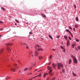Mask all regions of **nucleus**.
Returning a JSON list of instances; mask_svg holds the SVG:
<instances>
[{
    "label": "nucleus",
    "instance_id": "f257e3e1",
    "mask_svg": "<svg viewBox=\"0 0 80 80\" xmlns=\"http://www.w3.org/2000/svg\"><path fill=\"white\" fill-rule=\"evenodd\" d=\"M57 65H58V68L59 70H60L61 68H63V65L62 64L60 63H58Z\"/></svg>",
    "mask_w": 80,
    "mask_h": 80
},
{
    "label": "nucleus",
    "instance_id": "f03ea898",
    "mask_svg": "<svg viewBox=\"0 0 80 80\" xmlns=\"http://www.w3.org/2000/svg\"><path fill=\"white\" fill-rule=\"evenodd\" d=\"M52 67L53 68H55V67L57 66V64L53 63L52 64Z\"/></svg>",
    "mask_w": 80,
    "mask_h": 80
},
{
    "label": "nucleus",
    "instance_id": "7ed1b4c3",
    "mask_svg": "<svg viewBox=\"0 0 80 80\" xmlns=\"http://www.w3.org/2000/svg\"><path fill=\"white\" fill-rule=\"evenodd\" d=\"M73 61L74 63H77V60L76 58L74 59H73Z\"/></svg>",
    "mask_w": 80,
    "mask_h": 80
},
{
    "label": "nucleus",
    "instance_id": "20e7f679",
    "mask_svg": "<svg viewBox=\"0 0 80 80\" xmlns=\"http://www.w3.org/2000/svg\"><path fill=\"white\" fill-rule=\"evenodd\" d=\"M38 52H35V57H37V56H38Z\"/></svg>",
    "mask_w": 80,
    "mask_h": 80
},
{
    "label": "nucleus",
    "instance_id": "39448f33",
    "mask_svg": "<svg viewBox=\"0 0 80 80\" xmlns=\"http://www.w3.org/2000/svg\"><path fill=\"white\" fill-rule=\"evenodd\" d=\"M42 15L43 18H46L47 17H46V16L43 14H42Z\"/></svg>",
    "mask_w": 80,
    "mask_h": 80
},
{
    "label": "nucleus",
    "instance_id": "423d86ee",
    "mask_svg": "<svg viewBox=\"0 0 80 80\" xmlns=\"http://www.w3.org/2000/svg\"><path fill=\"white\" fill-rule=\"evenodd\" d=\"M7 50L8 51V52H10L11 51V49L8 47H7Z\"/></svg>",
    "mask_w": 80,
    "mask_h": 80
},
{
    "label": "nucleus",
    "instance_id": "0eeeda50",
    "mask_svg": "<svg viewBox=\"0 0 80 80\" xmlns=\"http://www.w3.org/2000/svg\"><path fill=\"white\" fill-rule=\"evenodd\" d=\"M7 50L8 51V52H10L11 51V49L8 47H7Z\"/></svg>",
    "mask_w": 80,
    "mask_h": 80
},
{
    "label": "nucleus",
    "instance_id": "6e6552de",
    "mask_svg": "<svg viewBox=\"0 0 80 80\" xmlns=\"http://www.w3.org/2000/svg\"><path fill=\"white\" fill-rule=\"evenodd\" d=\"M48 37H49V38H50L51 40H53V38H52V36H51V35H50V34H49L48 35Z\"/></svg>",
    "mask_w": 80,
    "mask_h": 80
},
{
    "label": "nucleus",
    "instance_id": "1a4fd4ad",
    "mask_svg": "<svg viewBox=\"0 0 80 80\" xmlns=\"http://www.w3.org/2000/svg\"><path fill=\"white\" fill-rule=\"evenodd\" d=\"M11 71H13V72H15V70L16 69H15V68H12L11 69Z\"/></svg>",
    "mask_w": 80,
    "mask_h": 80
},
{
    "label": "nucleus",
    "instance_id": "9d476101",
    "mask_svg": "<svg viewBox=\"0 0 80 80\" xmlns=\"http://www.w3.org/2000/svg\"><path fill=\"white\" fill-rule=\"evenodd\" d=\"M52 68V67H50L48 66V70H50Z\"/></svg>",
    "mask_w": 80,
    "mask_h": 80
},
{
    "label": "nucleus",
    "instance_id": "9b49d317",
    "mask_svg": "<svg viewBox=\"0 0 80 80\" xmlns=\"http://www.w3.org/2000/svg\"><path fill=\"white\" fill-rule=\"evenodd\" d=\"M72 75H73V76H74V77H76L77 76V74H75V73H74V72H72Z\"/></svg>",
    "mask_w": 80,
    "mask_h": 80
},
{
    "label": "nucleus",
    "instance_id": "f8f14e48",
    "mask_svg": "<svg viewBox=\"0 0 80 80\" xmlns=\"http://www.w3.org/2000/svg\"><path fill=\"white\" fill-rule=\"evenodd\" d=\"M12 45H13V44H12L10 43H8L6 44L7 45H8V46Z\"/></svg>",
    "mask_w": 80,
    "mask_h": 80
},
{
    "label": "nucleus",
    "instance_id": "ddd939ff",
    "mask_svg": "<svg viewBox=\"0 0 80 80\" xmlns=\"http://www.w3.org/2000/svg\"><path fill=\"white\" fill-rule=\"evenodd\" d=\"M10 78H11L8 76L6 78V80H8V79H10Z\"/></svg>",
    "mask_w": 80,
    "mask_h": 80
},
{
    "label": "nucleus",
    "instance_id": "4468645a",
    "mask_svg": "<svg viewBox=\"0 0 80 80\" xmlns=\"http://www.w3.org/2000/svg\"><path fill=\"white\" fill-rule=\"evenodd\" d=\"M48 75V74H47V73H45L43 75V77L44 78H45V77H46V75Z\"/></svg>",
    "mask_w": 80,
    "mask_h": 80
},
{
    "label": "nucleus",
    "instance_id": "2eb2a0df",
    "mask_svg": "<svg viewBox=\"0 0 80 80\" xmlns=\"http://www.w3.org/2000/svg\"><path fill=\"white\" fill-rule=\"evenodd\" d=\"M49 74L51 77H52V76H53V73H49Z\"/></svg>",
    "mask_w": 80,
    "mask_h": 80
},
{
    "label": "nucleus",
    "instance_id": "dca6fc26",
    "mask_svg": "<svg viewBox=\"0 0 80 80\" xmlns=\"http://www.w3.org/2000/svg\"><path fill=\"white\" fill-rule=\"evenodd\" d=\"M38 51H42L43 50V49L42 48H38Z\"/></svg>",
    "mask_w": 80,
    "mask_h": 80
},
{
    "label": "nucleus",
    "instance_id": "f3484780",
    "mask_svg": "<svg viewBox=\"0 0 80 80\" xmlns=\"http://www.w3.org/2000/svg\"><path fill=\"white\" fill-rule=\"evenodd\" d=\"M42 58H43V57H42V56H39V59H42Z\"/></svg>",
    "mask_w": 80,
    "mask_h": 80
},
{
    "label": "nucleus",
    "instance_id": "a211bd4d",
    "mask_svg": "<svg viewBox=\"0 0 80 80\" xmlns=\"http://www.w3.org/2000/svg\"><path fill=\"white\" fill-rule=\"evenodd\" d=\"M64 38H65V39H66V40H67V36H64Z\"/></svg>",
    "mask_w": 80,
    "mask_h": 80
},
{
    "label": "nucleus",
    "instance_id": "6ab92c4d",
    "mask_svg": "<svg viewBox=\"0 0 80 80\" xmlns=\"http://www.w3.org/2000/svg\"><path fill=\"white\" fill-rule=\"evenodd\" d=\"M69 41L68 40L67 42V45L68 46L69 45Z\"/></svg>",
    "mask_w": 80,
    "mask_h": 80
},
{
    "label": "nucleus",
    "instance_id": "aec40b11",
    "mask_svg": "<svg viewBox=\"0 0 80 80\" xmlns=\"http://www.w3.org/2000/svg\"><path fill=\"white\" fill-rule=\"evenodd\" d=\"M71 62H72V60L70 59L69 61V64H70Z\"/></svg>",
    "mask_w": 80,
    "mask_h": 80
},
{
    "label": "nucleus",
    "instance_id": "412c9836",
    "mask_svg": "<svg viewBox=\"0 0 80 80\" xmlns=\"http://www.w3.org/2000/svg\"><path fill=\"white\" fill-rule=\"evenodd\" d=\"M26 48L27 49H28V48H29V47L28 46V45H27L26 44Z\"/></svg>",
    "mask_w": 80,
    "mask_h": 80
},
{
    "label": "nucleus",
    "instance_id": "4be33fe9",
    "mask_svg": "<svg viewBox=\"0 0 80 80\" xmlns=\"http://www.w3.org/2000/svg\"><path fill=\"white\" fill-rule=\"evenodd\" d=\"M78 25H76L75 26V28H78Z\"/></svg>",
    "mask_w": 80,
    "mask_h": 80
},
{
    "label": "nucleus",
    "instance_id": "5701e85b",
    "mask_svg": "<svg viewBox=\"0 0 80 80\" xmlns=\"http://www.w3.org/2000/svg\"><path fill=\"white\" fill-rule=\"evenodd\" d=\"M72 58H73V60H74V59H75V58H76L75 57H74V56H72Z\"/></svg>",
    "mask_w": 80,
    "mask_h": 80
},
{
    "label": "nucleus",
    "instance_id": "b1692460",
    "mask_svg": "<svg viewBox=\"0 0 80 80\" xmlns=\"http://www.w3.org/2000/svg\"><path fill=\"white\" fill-rule=\"evenodd\" d=\"M76 21H78V17L76 18Z\"/></svg>",
    "mask_w": 80,
    "mask_h": 80
},
{
    "label": "nucleus",
    "instance_id": "393cba45",
    "mask_svg": "<svg viewBox=\"0 0 80 80\" xmlns=\"http://www.w3.org/2000/svg\"><path fill=\"white\" fill-rule=\"evenodd\" d=\"M3 49H1L0 51V53H2V52H3Z\"/></svg>",
    "mask_w": 80,
    "mask_h": 80
},
{
    "label": "nucleus",
    "instance_id": "a878e982",
    "mask_svg": "<svg viewBox=\"0 0 80 80\" xmlns=\"http://www.w3.org/2000/svg\"><path fill=\"white\" fill-rule=\"evenodd\" d=\"M1 8V9H2V10L5 11V8H3L2 7Z\"/></svg>",
    "mask_w": 80,
    "mask_h": 80
},
{
    "label": "nucleus",
    "instance_id": "bb28decb",
    "mask_svg": "<svg viewBox=\"0 0 80 80\" xmlns=\"http://www.w3.org/2000/svg\"><path fill=\"white\" fill-rule=\"evenodd\" d=\"M74 46H75V45L74 44H73L72 45V48H74Z\"/></svg>",
    "mask_w": 80,
    "mask_h": 80
},
{
    "label": "nucleus",
    "instance_id": "cd10ccee",
    "mask_svg": "<svg viewBox=\"0 0 80 80\" xmlns=\"http://www.w3.org/2000/svg\"><path fill=\"white\" fill-rule=\"evenodd\" d=\"M52 72V70H50L49 72V73H51Z\"/></svg>",
    "mask_w": 80,
    "mask_h": 80
},
{
    "label": "nucleus",
    "instance_id": "c85d7f7f",
    "mask_svg": "<svg viewBox=\"0 0 80 80\" xmlns=\"http://www.w3.org/2000/svg\"><path fill=\"white\" fill-rule=\"evenodd\" d=\"M68 27H69V28H70V29H71V30H72V28L70 26H69Z\"/></svg>",
    "mask_w": 80,
    "mask_h": 80
},
{
    "label": "nucleus",
    "instance_id": "c756f323",
    "mask_svg": "<svg viewBox=\"0 0 80 80\" xmlns=\"http://www.w3.org/2000/svg\"><path fill=\"white\" fill-rule=\"evenodd\" d=\"M52 58V56L50 55L49 56V58H50V59H51V58Z\"/></svg>",
    "mask_w": 80,
    "mask_h": 80
},
{
    "label": "nucleus",
    "instance_id": "7c9ffc66",
    "mask_svg": "<svg viewBox=\"0 0 80 80\" xmlns=\"http://www.w3.org/2000/svg\"><path fill=\"white\" fill-rule=\"evenodd\" d=\"M27 70H28V68H26L24 69V71H26Z\"/></svg>",
    "mask_w": 80,
    "mask_h": 80
},
{
    "label": "nucleus",
    "instance_id": "2f4dec72",
    "mask_svg": "<svg viewBox=\"0 0 80 80\" xmlns=\"http://www.w3.org/2000/svg\"><path fill=\"white\" fill-rule=\"evenodd\" d=\"M15 21H16V22H17V23H19V21H18V20H17L15 19Z\"/></svg>",
    "mask_w": 80,
    "mask_h": 80
},
{
    "label": "nucleus",
    "instance_id": "473e14b6",
    "mask_svg": "<svg viewBox=\"0 0 80 80\" xmlns=\"http://www.w3.org/2000/svg\"><path fill=\"white\" fill-rule=\"evenodd\" d=\"M62 71L63 72V73H64V72H65V70H64V69H62Z\"/></svg>",
    "mask_w": 80,
    "mask_h": 80
},
{
    "label": "nucleus",
    "instance_id": "72a5a7b5",
    "mask_svg": "<svg viewBox=\"0 0 80 80\" xmlns=\"http://www.w3.org/2000/svg\"><path fill=\"white\" fill-rule=\"evenodd\" d=\"M66 31L67 32H69V31H69L68 29H66Z\"/></svg>",
    "mask_w": 80,
    "mask_h": 80
},
{
    "label": "nucleus",
    "instance_id": "f704fd0d",
    "mask_svg": "<svg viewBox=\"0 0 80 80\" xmlns=\"http://www.w3.org/2000/svg\"><path fill=\"white\" fill-rule=\"evenodd\" d=\"M55 78H52V80H55Z\"/></svg>",
    "mask_w": 80,
    "mask_h": 80
},
{
    "label": "nucleus",
    "instance_id": "c9c22d12",
    "mask_svg": "<svg viewBox=\"0 0 80 80\" xmlns=\"http://www.w3.org/2000/svg\"><path fill=\"white\" fill-rule=\"evenodd\" d=\"M3 23V21H0V23Z\"/></svg>",
    "mask_w": 80,
    "mask_h": 80
},
{
    "label": "nucleus",
    "instance_id": "e433bc0d",
    "mask_svg": "<svg viewBox=\"0 0 80 80\" xmlns=\"http://www.w3.org/2000/svg\"><path fill=\"white\" fill-rule=\"evenodd\" d=\"M59 37H60V36H57L56 37V38H59Z\"/></svg>",
    "mask_w": 80,
    "mask_h": 80
},
{
    "label": "nucleus",
    "instance_id": "4c0bfd02",
    "mask_svg": "<svg viewBox=\"0 0 80 80\" xmlns=\"http://www.w3.org/2000/svg\"><path fill=\"white\" fill-rule=\"evenodd\" d=\"M41 73L39 74V75H38V77H40L41 76Z\"/></svg>",
    "mask_w": 80,
    "mask_h": 80
},
{
    "label": "nucleus",
    "instance_id": "58836bf2",
    "mask_svg": "<svg viewBox=\"0 0 80 80\" xmlns=\"http://www.w3.org/2000/svg\"><path fill=\"white\" fill-rule=\"evenodd\" d=\"M61 48L62 49H64V48L63 47H62V46H61Z\"/></svg>",
    "mask_w": 80,
    "mask_h": 80
},
{
    "label": "nucleus",
    "instance_id": "ea45409f",
    "mask_svg": "<svg viewBox=\"0 0 80 80\" xmlns=\"http://www.w3.org/2000/svg\"><path fill=\"white\" fill-rule=\"evenodd\" d=\"M68 38H69V40H71V38H70V37H68Z\"/></svg>",
    "mask_w": 80,
    "mask_h": 80
},
{
    "label": "nucleus",
    "instance_id": "a19ab883",
    "mask_svg": "<svg viewBox=\"0 0 80 80\" xmlns=\"http://www.w3.org/2000/svg\"><path fill=\"white\" fill-rule=\"evenodd\" d=\"M74 8H77L76 7V5H74Z\"/></svg>",
    "mask_w": 80,
    "mask_h": 80
},
{
    "label": "nucleus",
    "instance_id": "79ce46f5",
    "mask_svg": "<svg viewBox=\"0 0 80 80\" xmlns=\"http://www.w3.org/2000/svg\"><path fill=\"white\" fill-rule=\"evenodd\" d=\"M73 31H74V32H75V28H73Z\"/></svg>",
    "mask_w": 80,
    "mask_h": 80
},
{
    "label": "nucleus",
    "instance_id": "37998d69",
    "mask_svg": "<svg viewBox=\"0 0 80 80\" xmlns=\"http://www.w3.org/2000/svg\"><path fill=\"white\" fill-rule=\"evenodd\" d=\"M76 41L77 42H79V40L78 39H77V40H76Z\"/></svg>",
    "mask_w": 80,
    "mask_h": 80
},
{
    "label": "nucleus",
    "instance_id": "c03bdc74",
    "mask_svg": "<svg viewBox=\"0 0 80 80\" xmlns=\"http://www.w3.org/2000/svg\"><path fill=\"white\" fill-rule=\"evenodd\" d=\"M69 33H70V34H72V32L70 31H69Z\"/></svg>",
    "mask_w": 80,
    "mask_h": 80
},
{
    "label": "nucleus",
    "instance_id": "a18cd8bd",
    "mask_svg": "<svg viewBox=\"0 0 80 80\" xmlns=\"http://www.w3.org/2000/svg\"><path fill=\"white\" fill-rule=\"evenodd\" d=\"M63 51L64 52H65V49H64V50H63Z\"/></svg>",
    "mask_w": 80,
    "mask_h": 80
},
{
    "label": "nucleus",
    "instance_id": "49530a36",
    "mask_svg": "<svg viewBox=\"0 0 80 80\" xmlns=\"http://www.w3.org/2000/svg\"><path fill=\"white\" fill-rule=\"evenodd\" d=\"M52 50H53V51H55L56 49H52Z\"/></svg>",
    "mask_w": 80,
    "mask_h": 80
},
{
    "label": "nucleus",
    "instance_id": "de8ad7c7",
    "mask_svg": "<svg viewBox=\"0 0 80 80\" xmlns=\"http://www.w3.org/2000/svg\"><path fill=\"white\" fill-rule=\"evenodd\" d=\"M29 34H32V32H29Z\"/></svg>",
    "mask_w": 80,
    "mask_h": 80
},
{
    "label": "nucleus",
    "instance_id": "09e8293b",
    "mask_svg": "<svg viewBox=\"0 0 80 80\" xmlns=\"http://www.w3.org/2000/svg\"><path fill=\"white\" fill-rule=\"evenodd\" d=\"M78 49H80V47H78Z\"/></svg>",
    "mask_w": 80,
    "mask_h": 80
},
{
    "label": "nucleus",
    "instance_id": "8fccbe9b",
    "mask_svg": "<svg viewBox=\"0 0 80 80\" xmlns=\"http://www.w3.org/2000/svg\"><path fill=\"white\" fill-rule=\"evenodd\" d=\"M36 65V63H35V62H34V64H33V65Z\"/></svg>",
    "mask_w": 80,
    "mask_h": 80
},
{
    "label": "nucleus",
    "instance_id": "3c124183",
    "mask_svg": "<svg viewBox=\"0 0 80 80\" xmlns=\"http://www.w3.org/2000/svg\"><path fill=\"white\" fill-rule=\"evenodd\" d=\"M37 46H38V47H40V46H39V45H37Z\"/></svg>",
    "mask_w": 80,
    "mask_h": 80
},
{
    "label": "nucleus",
    "instance_id": "603ef678",
    "mask_svg": "<svg viewBox=\"0 0 80 80\" xmlns=\"http://www.w3.org/2000/svg\"><path fill=\"white\" fill-rule=\"evenodd\" d=\"M71 36H72V37H73V35H72V33L71 34Z\"/></svg>",
    "mask_w": 80,
    "mask_h": 80
},
{
    "label": "nucleus",
    "instance_id": "864d4df0",
    "mask_svg": "<svg viewBox=\"0 0 80 80\" xmlns=\"http://www.w3.org/2000/svg\"><path fill=\"white\" fill-rule=\"evenodd\" d=\"M3 30V28H1L0 29V30Z\"/></svg>",
    "mask_w": 80,
    "mask_h": 80
},
{
    "label": "nucleus",
    "instance_id": "5fc2aeb1",
    "mask_svg": "<svg viewBox=\"0 0 80 80\" xmlns=\"http://www.w3.org/2000/svg\"><path fill=\"white\" fill-rule=\"evenodd\" d=\"M14 66L17 65V64H14Z\"/></svg>",
    "mask_w": 80,
    "mask_h": 80
},
{
    "label": "nucleus",
    "instance_id": "6e6d98bb",
    "mask_svg": "<svg viewBox=\"0 0 80 80\" xmlns=\"http://www.w3.org/2000/svg\"><path fill=\"white\" fill-rule=\"evenodd\" d=\"M20 45H23V44H22V42H20Z\"/></svg>",
    "mask_w": 80,
    "mask_h": 80
},
{
    "label": "nucleus",
    "instance_id": "4d7b16f0",
    "mask_svg": "<svg viewBox=\"0 0 80 80\" xmlns=\"http://www.w3.org/2000/svg\"><path fill=\"white\" fill-rule=\"evenodd\" d=\"M50 64H51V62L49 63V64H48V65H50Z\"/></svg>",
    "mask_w": 80,
    "mask_h": 80
},
{
    "label": "nucleus",
    "instance_id": "13d9d810",
    "mask_svg": "<svg viewBox=\"0 0 80 80\" xmlns=\"http://www.w3.org/2000/svg\"><path fill=\"white\" fill-rule=\"evenodd\" d=\"M19 73H20L21 71H20V70H19Z\"/></svg>",
    "mask_w": 80,
    "mask_h": 80
},
{
    "label": "nucleus",
    "instance_id": "bf43d9fd",
    "mask_svg": "<svg viewBox=\"0 0 80 80\" xmlns=\"http://www.w3.org/2000/svg\"><path fill=\"white\" fill-rule=\"evenodd\" d=\"M17 68H18V69H19V68H20L18 67Z\"/></svg>",
    "mask_w": 80,
    "mask_h": 80
},
{
    "label": "nucleus",
    "instance_id": "052dcab7",
    "mask_svg": "<svg viewBox=\"0 0 80 80\" xmlns=\"http://www.w3.org/2000/svg\"><path fill=\"white\" fill-rule=\"evenodd\" d=\"M15 25H17V23H15Z\"/></svg>",
    "mask_w": 80,
    "mask_h": 80
},
{
    "label": "nucleus",
    "instance_id": "680f3d73",
    "mask_svg": "<svg viewBox=\"0 0 80 80\" xmlns=\"http://www.w3.org/2000/svg\"><path fill=\"white\" fill-rule=\"evenodd\" d=\"M38 77V76H35V77Z\"/></svg>",
    "mask_w": 80,
    "mask_h": 80
},
{
    "label": "nucleus",
    "instance_id": "e2e57ef3",
    "mask_svg": "<svg viewBox=\"0 0 80 80\" xmlns=\"http://www.w3.org/2000/svg\"><path fill=\"white\" fill-rule=\"evenodd\" d=\"M37 69H36V70H35V71H37Z\"/></svg>",
    "mask_w": 80,
    "mask_h": 80
},
{
    "label": "nucleus",
    "instance_id": "0e129e2a",
    "mask_svg": "<svg viewBox=\"0 0 80 80\" xmlns=\"http://www.w3.org/2000/svg\"><path fill=\"white\" fill-rule=\"evenodd\" d=\"M24 45H27L26 43H24Z\"/></svg>",
    "mask_w": 80,
    "mask_h": 80
},
{
    "label": "nucleus",
    "instance_id": "69168bd1",
    "mask_svg": "<svg viewBox=\"0 0 80 80\" xmlns=\"http://www.w3.org/2000/svg\"><path fill=\"white\" fill-rule=\"evenodd\" d=\"M2 35H0V37H2Z\"/></svg>",
    "mask_w": 80,
    "mask_h": 80
},
{
    "label": "nucleus",
    "instance_id": "338daca9",
    "mask_svg": "<svg viewBox=\"0 0 80 80\" xmlns=\"http://www.w3.org/2000/svg\"><path fill=\"white\" fill-rule=\"evenodd\" d=\"M79 59V60H80V58L78 57Z\"/></svg>",
    "mask_w": 80,
    "mask_h": 80
},
{
    "label": "nucleus",
    "instance_id": "774afa93",
    "mask_svg": "<svg viewBox=\"0 0 80 80\" xmlns=\"http://www.w3.org/2000/svg\"><path fill=\"white\" fill-rule=\"evenodd\" d=\"M32 57H33V55H32Z\"/></svg>",
    "mask_w": 80,
    "mask_h": 80
}]
</instances>
